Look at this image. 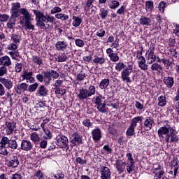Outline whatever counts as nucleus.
<instances>
[{
  "instance_id": "2",
  "label": "nucleus",
  "mask_w": 179,
  "mask_h": 179,
  "mask_svg": "<svg viewBox=\"0 0 179 179\" xmlns=\"http://www.w3.org/2000/svg\"><path fill=\"white\" fill-rule=\"evenodd\" d=\"M33 12L36 16V26L43 30H47L45 23H54L55 22V17L52 15L48 14L44 15L37 10H33Z\"/></svg>"
},
{
  "instance_id": "33",
  "label": "nucleus",
  "mask_w": 179,
  "mask_h": 179,
  "mask_svg": "<svg viewBox=\"0 0 179 179\" xmlns=\"http://www.w3.org/2000/svg\"><path fill=\"white\" fill-rule=\"evenodd\" d=\"M72 26L73 27H79L82 24V18L78 16H73Z\"/></svg>"
},
{
  "instance_id": "31",
  "label": "nucleus",
  "mask_w": 179,
  "mask_h": 179,
  "mask_svg": "<svg viewBox=\"0 0 179 179\" xmlns=\"http://www.w3.org/2000/svg\"><path fill=\"white\" fill-rule=\"evenodd\" d=\"M16 17H19V16L13 15V14L11 15L10 20L7 23V27L8 29H13L15 24H16Z\"/></svg>"
},
{
  "instance_id": "12",
  "label": "nucleus",
  "mask_w": 179,
  "mask_h": 179,
  "mask_svg": "<svg viewBox=\"0 0 179 179\" xmlns=\"http://www.w3.org/2000/svg\"><path fill=\"white\" fill-rule=\"evenodd\" d=\"M20 149L25 152H29V150H31L33 149V143L30 140H22Z\"/></svg>"
},
{
  "instance_id": "5",
  "label": "nucleus",
  "mask_w": 179,
  "mask_h": 179,
  "mask_svg": "<svg viewBox=\"0 0 179 179\" xmlns=\"http://www.w3.org/2000/svg\"><path fill=\"white\" fill-rule=\"evenodd\" d=\"M15 129V122H6L4 129H3V134H4V135H12Z\"/></svg>"
},
{
  "instance_id": "62",
  "label": "nucleus",
  "mask_w": 179,
  "mask_h": 179,
  "mask_svg": "<svg viewBox=\"0 0 179 179\" xmlns=\"http://www.w3.org/2000/svg\"><path fill=\"white\" fill-rule=\"evenodd\" d=\"M55 94H61V96H64L66 93V90L60 87L55 88Z\"/></svg>"
},
{
  "instance_id": "6",
  "label": "nucleus",
  "mask_w": 179,
  "mask_h": 179,
  "mask_svg": "<svg viewBox=\"0 0 179 179\" xmlns=\"http://www.w3.org/2000/svg\"><path fill=\"white\" fill-rule=\"evenodd\" d=\"M57 145L60 149H66L68 147V138L64 135H59L56 138Z\"/></svg>"
},
{
  "instance_id": "37",
  "label": "nucleus",
  "mask_w": 179,
  "mask_h": 179,
  "mask_svg": "<svg viewBox=\"0 0 179 179\" xmlns=\"http://www.w3.org/2000/svg\"><path fill=\"white\" fill-rule=\"evenodd\" d=\"M142 120H143V117L136 116L131 120V122L130 125L136 128V125H138V122H142Z\"/></svg>"
},
{
  "instance_id": "49",
  "label": "nucleus",
  "mask_w": 179,
  "mask_h": 179,
  "mask_svg": "<svg viewBox=\"0 0 179 179\" xmlns=\"http://www.w3.org/2000/svg\"><path fill=\"white\" fill-rule=\"evenodd\" d=\"M101 99H103V95L96 96L94 97L93 101L96 104V106L103 104V101H101Z\"/></svg>"
},
{
  "instance_id": "21",
  "label": "nucleus",
  "mask_w": 179,
  "mask_h": 179,
  "mask_svg": "<svg viewBox=\"0 0 179 179\" xmlns=\"http://www.w3.org/2000/svg\"><path fill=\"white\" fill-rule=\"evenodd\" d=\"M0 83L1 85H3L6 89H8V90H10V89H12V87H13V82H12V80H10V79L0 78Z\"/></svg>"
},
{
  "instance_id": "26",
  "label": "nucleus",
  "mask_w": 179,
  "mask_h": 179,
  "mask_svg": "<svg viewBox=\"0 0 179 179\" xmlns=\"http://www.w3.org/2000/svg\"><path fill=\"white\" fill-rule=\"evenodd\" d=\"M8 166V167H13V169H16V167L19 166V159H17V157L13 156V157H11L9 160Z\"/></svg>"
},
{
  "instance_id": "30",
  "label": "nucleus",
  "mask_w": 179,
  "mask_h": 179,
  "mask_svg": "<svg viewBox=\"0 0 179 179\" xmlns=\"http://www.w3.org/2000/svg\"><path fill=\"white\" fill-rule=\"evenodd\" d=\"M33 20H28L27 21H24L23 24L24 26L25 30H31L34 31L35 30L34 24H33Z\"/></svg>"
},
{
  "instance_id": "46",
  "label": "nucleus",
  "mask_w": 179,
  "mask_h": 179,
  "mask_svg": "<svg viewBox=\"0 0 179 179\" xmlns=\"http://www.w3.org/2000/svg\"><path fill=\"white\" fill-rule=\"evenodd\" d=\"M99 16L101 17V19H106V17L108 16V10L104 8H101L100 9Z\"/></svg>"
},
{
  "instance_id": "59",
  "label": "nucleus",
  "mask_w": 179,
  "mask_h": 179,
  "mask_svg": "<svg viewBox=\"0 0 179 179\" xmlns=\"http://www.w3.org/2000/svg\"><path fill=\"white\" fill-rule=\"evenodd\" d=\"M83 125L87 128H91V127H93V122L90 119L86 118L83 121Z\"/></svg>"
},
{
  "instance_id": "4",
  "label": "nucleus",
  "mask_w": 179,
  "mask_h": 179,
  "mask_svg": "<svg viewBox=\"0 0 179 179\" xmlns=\"http://www.w3.org/2000/svg\"><path fill=\"white\" fill-rule=\"evenodd\" d=\"M155 48H156V45L155 43H151L150 48L145 53L146 62L149 65L154 64L155 62Z\"/></svg>"
},
{
  "instance_id": "13",
  "label": "nucleus",
  "mask_w": 179,
  "mask_h": 179,
  "mask_svg": "<svg viewBox=\"0 0 179 179\" xmlns=\"http://www.w3.org/2000/svg\"><path fill=\"white\" fill-rule=\"evenodd\" d=\"M100 173L101 179H111V171L108 167L102 166Z\"/></svg>"
},
{
  "instance_id": "17",
  "label": "nucleus",
  "mask_w": 179,
  "mask_h": 179,
  "mask_svg": "<svg viewBox=\"0 0 179 179\" xmlns=\"http://www.w3.org/2000/svg\"><path fill=\"white\" fill-rule=\"evenodd\" d=\"M47 94H48V90L45 86L41 85L38 87L36 90V96H38V97H45Z\"/></svg>"
},
{
  "instance_id": "10",
  "label": "nucleus",
  "mask_w": 179,
  "mask_h": 179,
  "mask_svg": "<svg viewBox=\"0 0 179 179\" xmlns=\"http://www.w3.org/2000/svg\"><path fill=\"white\" fill-rule=\"evenodd\" d=\"M106 54H108V58L112 62H118V61H120L118 53L114 52L113 48H109L106 49Z\"/></svg>"
},
{
  "instance_id": "60",
  "label": "nucleus",
  "mask_w": 179,
  "mask_h": 179,
  "mask_svg": "<svg viewBox=\"0 0 179 179\" xmlns=\"http://www.w3.org/2000/svg\"><path fill=\"white\" fill-rule=\"evenodd\" d=\"M34 179H44V175L43 174V172L41 171L38 170L36 171V173L34 175Z\"/></svg>"
},
{
  "instance_id": "7",
  "label": "nucleus",
  "mask_w": 179,
  "mask_h": 179,
  "mask_svg": "<svg viewBox=\"0 0 179 179\" xmlns=\"http://www.w3.org/2000/svg\"><path fill=\"white\" fill-rule=\"evenodd\" d=\"M18 18L20 19V24H23V23L27 20H33L30 13L26 10V8H20V16Z\"/></svg>"
},
{
  "instance_id": "41",
  "label": "nucleus",
  "mask_w": 179,
  "mask_h": 179,
  "mask_svg": "<svg viewBox=\"0 0 179 179\" xmlns=\"http://www.w3.org/2000/svg\"><path fill=\"white\" fill-rule=\"evenodd\" d=\"M32 62L34 64H36V65H38L41 66V65H43V59L38 56L34 55L32 56Z\"/></svg>"
},
{
  "instance_id": "35",
  "label": "nucleus",
  "mask_w": 179,
  "mask_h": 179,
  "mask_svg": "<svg viewBox=\"0 0 179 179\" xmlns=\"http://www.w3.org/2000/svg\"><path fill=\"white\" fill-rule=\"evenodd\" d=\"M93 2H94V0H85L83 3L85 10H90L93 8Z\"/></svg>"
},
{
  "instance_id": "36",
  "label": "nucleus",
  "mask_w": 179,
  "mask_h": 179,
  "mask_svg": "<svg viewBox=\"0 0 179 179\" xmlns=\"http://www.w3.org/2000/svg\"><path fill=\"white\" fill-rule=\"evenodd\" d=\"M93 2H94V0H85L83 3L85 10H90L93 8Z\"/></svg>"
},
{
  "instance_id": "18",
  "label": "nucleus",
  "mask_w": 179,
  "mask_h": 179,
  "mask_svg": "<svg viewBox=\"0 0 179 179\" xmlns=\"http://www.w3.org/2000/svg\"><path fill=\"white\" fill-rule=\"evenodd\" d=\"M6 145V143L1 138L0 140V155H2V156H8L9 155V151H8V147Z\"/></svg>"
},
{
  "instance_id": "20",
  "label": "nucleus",
  "mask_w": 179,
  "mask_h": 179,
  "mask_svg": "<svg viewBox=\"0 0 179 179\" xmlns=\"http://www.w3.org/2000/svg\"><path fill=\"white\" fill-rule=\"evenodd\" d=\"M0 64L1 66L8 68V66L9 67L12 65V60H10V57L8 56H3L0 58Z\"/></svg>"
},
{
  "instance_id": "42",
  "label": "nucleus",
  "mask_w": 179,
  "mask_h": 179,
  "mask_svg": "<svg viewBox=\"0 0 179 179\" xmlns=\"http://www.w3.org/2000/svg\"><path fill=\"white\" fill-rule=\"evenodd\" d=\"M30 138L34 143H38V142H40V135L36 132L31 134Z\"/></svg>"
},
{
  "instance_id": "11",
  "label": "nucleus",
  "mask_w": 179,
  "mask_h": 179,
  "mask_svg": "<svg viewBox=\"0 0 179 179\" xmlns=\"http://www.w3.org/2000/svg\"><path fill=\"white\" fill-rule=\"evenodd\" d=\"M79 100H90V96L87 92V89L81 87L77 92Z\"/></svg>"
},
{
  "instance_id": "28",
  "label": "nucleus",
  "mask_w": 179,
  "mask_h": 179,
  "mask_svg": "<svg viewBox=\"0 0 179 179\" xmlns=\"http://www.w3.org/2000/svg\"><path fill=\"white\" fill-rule=\"evenodd\" d=\"M139 23L141 26H150V23H152V20L150 18L145 16H142L139 19Z\"/></svg>"
},
{
  "instance_id": "27",
  "label": "nucleus",
  "mask_w": 179,
  "mask_h": 179,
  "mask_svg": "<svg viewBox=\"0 0 179 179\" xmlns=\"http://www.w3.org/2000/svg\"><path fill=\"white\" fill-rule=\"evenodd\" d=\"M55 47L56 50L58 51H64L66 49V47H68V44L64 41H58L55 44Z\"/></svg>"
},
{
  "instance_id": "32",
  "label": "nucleus",
  "mask_w": 179,
  "mask_h": 179,
  "mask_svg": "<svg viewBox=\"0 0 179 179\" xmlns=\"http://www.w3.org/2000/svg\"><path fill=\"white\" fill-rule=\"evenodd\" d=\"M108 6L110 9H118L120 8V2L117 0H110L108 3Z\"/></svg>"
},
{
  "instance_id": "54",
  "label": "nucleus",
  "mask_w": 179,
  "mask_h": 179,
  "mask_svg": "<svg viewBox=\"0 0 179 179\" xmlns=\"http://www.w3.org/2000/svg\"><path fill=\"white\" fill-rule=\"evenodd\" d=\"M11 40L13 43L15 44H19L20 43V36L13 34L11 36Z\"/></svg>"
},
{
  "instance_id": "22",
  "label": "nucleus",
  "mask_w": 179,
  "mask_h": 179,
  "mask_svg": "<svg viewBox=\"0 0 179 179\" xmlns=\"http://www.w3.org/2000/svg\"><path fill=\"white\" fill-rule=\"evenodd\" d=\"M126 164L127 162H120V160L116 161L115 166L119 174H122V173H124Z\"/></svg>"
},
{
  "instance_id": "47",
  "label": "nucleus",
  "mask_w": 179,
  "mask_h": 179,
  "mask_svg": "<svg viewBox=\"0 0 179 179\" xmlns=\"http://www.w3.org/2000/svg\"><path fill=\"white\" fill-rule=\"evenodd\" d=\"M37 89H38V83H34L28 87V92L33 93V92H36Z\"/></svg>"
},
{
  "instance_id": "58",
  "label": "nucleus",
  "mask_w": 179,
  "mask_h": 179,
  "mask_svg": "<svg viewBox=\"0 0 179 179\" xmlns=\"http://www.w3.org/2000/svg\"><path fill=\"white\" fill-rule=\"evenodd\" d=\"M75 44L77 47H79L80 48H83V47H85V41L77 38L75 40Z\"/></svg>"
},
{
  "instance_id": "23",
  "label": "nucleus",
  "mask_w": 179,
  "mask_h": 179,
  "mask_svg": "<svg viewBox=\"0 0 179 179\" xmlns=\"http://www.w3.org/2000/svg\"><path fill=\"white\" fill-rule=\"evenodd\" d=\"M29 87V85L26 83H22L21 84H18L15 87V92L17 94H20L22 92H26Z\"/></svg>"
},
{
  "instance_id": "43",
  "label": "nucleus",
  "mask_w": 179,
  "mask_h": 179,
  "mask_svg": "<svg viewBox=\"0 0 179 179\" xmlns=\"http://www.w3.org/2000/svg\"><path fill=\"white\" fill-rule=\"evenodd\" d=\"M93 62L94 64H96V65H103V64L106 62V59L104 57H96L95 58H94Z\"/></svg>"
},
{
  "instance_id": "14",
  "label": "nucleus",
  "mask_w": 179,
  "mask_h": 179,
  "mask_svg": "<svg viewBox=\"0 0 179 179\" xmlns=\"http://www.w3.org/2000/svg\"><path fill=\"white\" fill-rule=\"evenodd\" d=\"M73 139L71 141V148H75V146H78V145L82 144V136L79 135L78 133H74L73 134Z\"/></svg>"
},
{
  "instance_id": "56",
  "label": "nucleus",
  "mask_w": 179,
  "mask_h": 179,
  "mask_svg": "<svg viewBox=\"0 0 179 179\" xmlns=\"http://www.w3.org/2000/svg\"><path fill=\"white\" fill-rule=\"evenodd\" d=\"M96 108L100 113H107V109L106 108V103H101L100 105L96 106Z\"/></svg>"
},
{
  "instance_id": "53",
  "label": "nucleus",
  "mask_w": 179,
  "mask_h": 179,
  "mask_svg": "<svg viewBox=\"0 0 179 179\" xmlns=\"http://www.w3.org/2000/svg\"><path fill=\"white\" fill-rule=\"evenodd\" d=\"M87 93L90 97H92V96H94V94H96V87H94V85H90L88 87Z\"/></svg>"
},
{
  "instance_id": "63",
  "label": "nucleus",
  "mask_w": 179,
  "mask_h": 179,
  "mask_svg": "<svg viewBox=\"0 0 179 179\" xmlns=\"http://www.w3.org/2000/svg\"><path fill=\"white\" fill-rule=\"evenodd\" d=\"M53 176L56 179H64L65 177L64 173H62V171H61L60 170L57 171L56 174H54Z\"/></svg>"
},
{
  "instance_id": "9",
  "label": "nucleus",
  "mask_w": 179,
  "mask_h": 179,
  "mask_svg": "<svg viewBox=\"0 0 179 179\" xmlns=\"http://www.w3.org/2000/svg\"><path fill=\"white\" fill-rule=\"evenodd\" d=\"M22 78L23 80H26L27 83H34L36 82V78L33 77L32 71H24L22 75Z\"/></svg>"
},
{
  "instance_id": "45",
  "label": "nucleus",
  "mask_w": 179,
  "mask_h": 179,
  "mask_svg": "<svg viewBox=\"0 0 179 179\" xmlns=\"http://www.w3.org/2000/svg\"><path fill=\"white\" fill-rule=\"evenodd\" d=\"M56 19H59L60 20H62V22H64V20H68L69 19V15L64 13H58L55 15Z\"/></svg>"
},
{
  "instance_id": "52",
  "label": "nucleus",
  "mask_w": 179,
  "mask_h": 179,
  "mask_svg": "<svg viewBox=\"0 0 179 179\" xmlns=\"http://www.w3.org/2000/svg\"><path fill=\"white\" fill-rule=\"evenodd\" d=\"M154 5H153V1L149 0L145 1V8L149 12H152L153 10Z\"/></svg>"
},
{
  "instance_id": "55",
  "label": "nucleus",
  "mask_w": 179,
  "mask_h": 179,
  "mask_svg": "<svg viewBox=\"0 0 179 179\" xmlns=\"http://www.w3.org/2000/svg\"><path fill=\"white\" fill-rule=\"evenodd\" d=\"M10 57H11L12 59L15 61H18L17 57H19V52L18 51H10L8 52Z\"/></svg>"
},
{
  "instance_id": "29",
  "label": "nucleus",
  "mask_w": 179,
  "mask_h": 179,
  "mask_svg": "<svg viewBox=\"0 0 179 179\" xmlns=\"http://www.w3.org/2000/svg\"><path fill=\"white\" fill-rule=\"evenodd\" d=\"M43 78L45 85H46V86H48V85H50V83L51 82V70H49L48 71H45L43 73Z\"/></svg>"
},
{
  "instance_id": "34",
  "label": "nucleus",
  "mask_w": 179,
  "mask_h": 179,
  "mask_svg": "<svg viewBox=\"0 0 179 179\" xmlns=\"http://www.w3.org/2000/svg\"><path fill=\"white\" fill-rule=\"evenodd\" d=\"M151 71L159 72V73H162L163 71V67L162 65L157 63H152L150 67Z\"/></svg>"
},
{
  "instance_id": "51",
  "label": "nucleus",
  "mask_w": 179,
  "mask_h": 179,
  "mask_svg": "<svg viewBox=\"0 0 179 179\" xmlns=\"http://www.w3.org/2000/svg\"><path fill=\"white\" fill-rule=\"evenodd\" d=\"M115 71H117V72H121L122 69H125V64L124 62H117L115 67Z\"/></svg>"
},
{
  "instance_id": "8",
  "label": "nucleus",
  "mask_w": 179,
  "mask_h": 179,
  "mask_svg": "<svg viewBox=\"0 0 179 179\" xmlns=\"http://www.w3.org/2000/svg\"><path fill=\"white\" fill-rule=\"evenodd\" d=\"M2 138L6 144L7 148H10V149H13V150H16V149H17L18 145L16 140L9 139L7 136H3Z\"/></svg>"
},
{
  "instance_id": "50",
  "label": "nucleus",
  "mask_w": 179,
  "mask_h": 179,
  "mask_svg": "<svg viewBox=\"0 0 179 179\" xmlns=\"http://www.w3.org/2000/svg\"><path fill=\"white\" fill-rule=\"evenodd\" d=\"M6 75H8V67H6L5 66H0V78L6 76Z\"/></svg>"
},
{
  "instance_id": "15",
  "label": "nucleus",
  "mask_w": 179,
  "mask_h": 179,
  "mask_svg": "<svg viewBox=\"0 0 179 179\" xmlns=\"http://www.w3.org/2000/svg\"><path fill=\"white\" fill-rule=\"evenodd\" d=\"M138 59V68L142 71H148V64H146V59L143 57V56L136 57Z\"/></svg>"
},
{
  "instance_id": "16",
  "label": "nucleus",
  "mask_w": 179,
  "mask_h": 179,
  "mask_svg": "<svg viewBox=\"0 0 179 179\" xmlns=\"http://www.w3.org/2000/svg\"><path fill=\"white\" fill-rule=\"evenodd\" d=\"M12 15L15 16H20V3H13L10 9Z\"/></svg>"
},
{
  "instance_id": "1",
  "label": "nucleus",
  "mask_w": 179,
  "mask_h": 179,
  "mask_svg": "<svg viewBox=\"0 0 179 179\" xmlns=\"http://www.w3.org/2000/svg\"><path fill=\"white\" fill-rule=\"evenodd\" d=\"M164 125L161 127L158 131L159 138H162L168 143H176L178 142V136L177 135V131L174 129V127H171V124L169 120L164 121Z\"/></svg>"
},
{
  "instance_id": "24",
  "label": "nucleus",
  "mask_w": 179,
  "mask_h": 179,
  "mask_svg": "<svg viewBox=\"0 0 179 179\" xmlns=\"http://www.w3.org/2000/svg\"><path fill=\"white\" fill-rule=\"evenodd\" d=\"M163 82L168 89H171L174 86V78L173 77H164Z\"/></svg>"
},
{
  "instance_id": "38",
  "label": "nucleus",
  "mask_w": 179,
  "mask_h": 179,
  "mask_svg": "<svg viewBox=\"0 0 179 179\" xmlns=\"http://www.w3.org/2000/svg\"><path fill=\"white\" fill-rule=\"evenodd\" d=\"M167 104V101L166 100V96L161 95L158 97V106L159 107H164Z\"/></svg>"
},
{
  "instance_id": "3",
  "label": "nucleus",
  "mask_w": 179,
  "mask_h": 179,
  "mask_svg": "<svg viewBox=\"0 0 179 179\" xmlns=\"http://www.w3.org/2000/svg\"><path fill=\"white\" fill-rule=\"evenodd\" d=\"M134 71V65L129 64L127 69H124L121 71V78L123 82H127V83H131V77L129 76Z\"/></svg>"
},
{
  "instance_id": "57",
  "label": "nucleus",
  "mask_w": 179,
  "mask_h": 179,
  "mask_svg": "<svg viewBox=\"0 0 179 179\" xmlns=\"http://www.w3.org/2000/svg\"><path fill=\"white\" fill-rule=\"evenodd\" d=\"M67 58L68 57H66V55L63 53L57 56V57L56 58V61H57V62H65Z\"/></svg>"
},
{
  "instance_id": "48",
  "label": "nucleus",
  "mask_w": 179,
  "mask_h": 179,
  "mask_svg": "<svg viewBox=\"0 0 179 179\" xmlns=\"http://www.w3.org/2000/svg\"><path fill=\"white\" fill-rule=\"evenodd\" d=\"M17 47H19V44L12 42L8 45L7 50L9 51H16Z\"/></svg>"
},
{
  "instance_id": "61",
  "label": "nucleus",
  "mask_w": 179,
  "mask_h": 179,
  "mask_svg": "<svg viewBox=\"0 0 179 179\" xmlns=\"http://www.w3.org/2000/svg\"><path fill=\"white\" fill-rule=\"evenodd\" d=\"M76 162L77 164H80L81 166H84V164H87V160L83 159L80 158V157H78L76 158Z\"/></svg>"
},
{
  "instance_id": "44",
  "label": "nucleus",
  "mask_w": 179,
  "mask_h": 179,
  "mask_svg": "<svg viewBox=\"0 0 179 179\" xmlns=\"http://www.w3.org/2000/svg\"><path fill=\"white\" fill-rule=\"evenodd\" d=\"M135 127L130 124V126L128 127L126 131V135L127 136H133V135H135Z\"/></svg>"
},
{
  "instance_id": "40",
  "label": "nucleus",
  "mask_w": 179,
  "mask_h": 179,
  "mask_svg": "<svg viewBox=\"0 0 179 179\" xmlns=\"http://www.w3.org/2000/svg\"><path fill=\"white\" fill-rule=\"evenodd\" d=\"M108 85H110V80L105 78L101 81L99 84V87L101 90L107 89V87L108 86Z\"/></svg>"
},
{
  "instance_id": "64",
  "label": "nucleus",
  "mask_w": 179,
  "mask_h": 179,
  "mask_svg": "<svg viewBox=\"0 0 179 179\" xmlns=\"http://www.w3.org/2000/svg\"><path fill=\"white\" fill-rule=\"evenodd\" d=\"M154 179H160L162 178V176L164 175V171H154Z\"/></svg>"
},
{
  "instance_id": "19",
  "label": "nucleus",
  "mask_w": 179,
  "mask_h": 179,
  "mask_svg": "<svg viewBox=\"0 0 179 179\" xmlns=\"http://www.w3.org/2000/svg\"><path fill=\"white\" fill-rule=\"evenodd\" d=\"M155 124V121L150 117H148L144 121V129L145 131H150L152 128H153V125Z\"/></svg>"
},
{
  "instance_id": "39",
  "label": "nucleus",
  "mask_w": 179,
  "mask_h": 179,
  "mask_svg": "<svg viewBox=\"0 0 179 179\" xmlns=\"http://www.w3.org/2000/svg\"><path fill=\"white\" fill-rule=\"evenodd\" d=\"M126 170L128 174H131L135 170V162H127Z\"/></svg>"
},
{
  "instance_id": "25",
  "label": "nucleus",
  "mask_w": 179,
  "mask_h": 179,
  "mask_svg": "<svg viewBox=\"0 0 179 179\" xmlns=\"http://www.w3.org/2000/svg\"><path fill=\"white\" fill-rule=\"evenodd\" d=\"M92 139L94 141H100L101 139V130L99 128L92 131Z\"/></svg>"
}]
</instances>
